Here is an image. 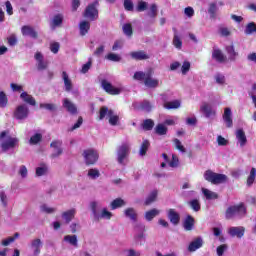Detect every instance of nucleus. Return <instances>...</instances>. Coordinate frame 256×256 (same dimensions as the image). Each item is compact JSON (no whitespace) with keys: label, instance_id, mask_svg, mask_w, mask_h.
<instances>
[{"label":"nucleus","instance_id":"nucleus-18","mask_svg":"<svg viewBox=\"0 0 256 256\" xmlns=\"http://www.w3.org/2000/svg\"><path fill=\"white\" fill-rule=\"evenodd\" d=\"M21 33L24 37H31L32 39H37V31L31 26H23L21 28Z\"/></svg>","mask_w":256,"mask_h":256},{"label":"nucleus","instance_id":"nucleus-41","mask_svg":"<svg viewBox=\"0 0 256 256\" xmlns=\"http://www.w3.org/2000/svg\"><path fill=\"white\" fill-rule=\"evenodd\" d=\"M61 23H63V15L58 14V15L54 16V18L51 21L52 29H55V27H59V25H61Z\"/></svg>","mask_w":256,"mask_h":256},{"label":"nucleus","instance_id":"nucleus-36","mask_svg":"<svg viewBox=\"0 0 256 256\" xmlns=\"http://www.w3.org/2000/svg\"><path fill=\"white\" fill-rule=\"evenodd\" d=\"M49 171V166L47 164H40L36 168V176L37 177H43V175H46Z\"/></svg>","mask_w":256,"mask_h":256},{"label":"nucleus","instance_id":"nucleus-49","mask_svg":"<svg viewBox=\"0 0 256 256\" xmlns=\"http://www.w3.org/2000/svg\"><path fill=\"white\" fill-rule=\"evenodd\" d=\"M244 33L246 35H252V33H256V25H255V23L251 22L248 25H246Z\"/></svg>","mask_w":256,"mask_h":256},{"label":"nucleus","instance_id":"nucleus-29","mask_svg":"<svg viewBox=\"0 0 256 256\" xmlns=\"http://www.w3.org/2000/svg\"><path fill=\"white\" fill-rule=\"evenodd\" d=\"M127 205V202L121 198H116L110 203V208L112 211H115V209H119L121 207H125Z\"/></svg>","mask_w":256,"mask_h":256},{"label":"nucleus","instance_id":"nucleus-60","mask_svg":"<svg viewBox=\"0 0 256 256\" xmlns=\"http://www.w3.org/2000/svg\"><path fill=\"white\" fill-rule=\"evenodd\" d=\"M217 143L220 147H225L229 145V140L225 139L223 136L219 135L217 136Z\"/></svg>","mask_w":256,"mask_h":256},{"label":"nucleus","instance_id":"nucleus-59","mask_svg":"<svg viewBox=\"0 0 256 256\" xmlns=\"http://www.w3.org/2000/svg\"><path fill=\"white\" fill-rule=\"evenodd\" d=\"M140 107H141L142 111H147V112H149V111H151V109H153V105H151V102H149L147 100L143 101L141 103Z\"/></svg>","mask_w":256,"mask_h":256},{"label":"nucleus","instance_id":"nucleus-38","mask_svg":"<svg viewBox=\"0 0 256 256\" xmlns=\"http://www.w3.org/2000/svg\"><path fill=\"white\" fill-rule=\"evenodd\" d=\"M20 98L24 100L25 103H28V105H35V98L33 96L29 95L27 92H23L20 95Z\"/></svg>","mask_w":256,"mask_h":256},{"label":"nucleus","instance_id":"nucleus-33","mask_svg":"<svg viewBox=\"0 0 256 256\" xmlns=\"http://www.w3.org/2000/svg\"><path fill=\"white\" fill-rule=\"evenodd\" d=\"M161 213V211H159L158 209H151L147 212H145V219L146 221H153V219H155V217H157V215H159Z\"/></svg>","mask_w":256,"mask_h":256},{"label":"nucleus","instance_id":"nucleus-9","mask_svg":"<svg viewBox=\"0 0 256 256\" xmlns=\"http://www.w3.org/2000/svg\"><path fill=\"white\" fill-rule=\"evenodd\" d=\"M83 157L87 165H95L99 161V152L95 149H87L84 150Z\"/></svg>","mask_w":256,"mask_h":256},{"label":"nucleus","instance_id":"nucleus-43","mask_svg":"<svg viewBox=\"0 0 256 256\" xmlns=\"http://www.w3.org/2000/svg\"><path fill=\"white\" fill-rule=\"evenodd\" d=\"M147 7H149V4L143 0H140L137 3L136 11L138 13H143V11H147Z\"/></svg>","mask_w":256,"mask_h":256},{"label":"nucleus","instance_id":"nucleus-55","mask_svg":"<svg viewBox=\"0 0 256 256\" xmlns=\"http://www.w3.org/2000/svg\"><path fill=\"white\" fill-rule=\"evenodd\" d=\"M189 205L193 211H200L201 210V204L199 203V200L194 199L189 202Z\"/></svg>","mask_w":256,"mask_h":256},{"label":"nucleus","instance_id":"nucleus-62","mask_svg":"<svg viewBox=\"0 0 256 256\" xmlns=\"http://www.w3.org/2000/svg\"><path fill=\"white\" fill-rule=\"evenodd\" d=\"M179 121V117L171 116L164 121V125H175Z\"/></svg>","mask_w":256,"mask_h":256},{"label":"nucleus","instance_id":"nucleus-20","mask_svg":"<svg viewBox=\"0 0 256 256\" xmlns=\"http://www.w3.org/2000/svg\"><path fill=\"white\" fill-rule=\"evenodd\" d=\"M124 216L126 217V219H130V221H133L134 223L137 222V210H135V208L133 207L126 208L124 210Z\"/></svg>","mask_w":256,"mask_h":256},{"label":"nucleus","instance_id":"nucleus-2","mask_svg":"<svg viewBox=\"0 0 256 256\" xmlns=\"http://www.w3.org/2000/svg\"><path fill=\"white\" fill-rule=\"evenodd\" d=\"M99 207H101V202L93 201L90 203V209L94 215V219H97L98 221L99 219H106L107 221L111 220L113 213L107 210V208H103L100 212H97Z\"/></svg>","mask_w":256,"mask_h":256},{"label":"nucleus","instance_id":"nucleus-35","mask_svg":"<svg viewBox=\"0 0 256 256\" xmlns=\"http://www.w3.org/2000/svg\"><path fill=\"white\" fill-rule=\"evenodd\" d=\"M64 241L69 243V245H72V247H79L77 235H66L64 236Z\"/></svg>","mask_w":256,"mask_h":256},{"label":"nucleus","instance_id":"nucleus-57","mask_svg":"<svg viewBox=\"0 0 256 256\" xmlns=\"http://www.w3.org/2000/svg\"><path fill=\"white\" fill-rule=\"evenodd\" d=\"M123 33L127 35V37H131L133 35V27L131 24L123 25Z\"/></svg>","mask_w":256,"mask_h":256},{"label":"nucleus","instance_id":"nucleus-45","mask_svg":"<svg viewBox=\"0 0 256 256\" xmlns=\"http://www.w3.org/2000/svg\"><path fill=\"white\" fill-rule=\"evenodd\" d=\"M157 11H158L157 4L155 3L151 4L148 11V17L155 19V17H157Z\"/></svg>","mask_w":256,"mask_h":256},{"label":"nucleus","instance_id":"nucleus-3","mask_svg":"<svg viewBox=\"0 0 256 256\" xmlns=\"http://www.w3.org/2000/svg\"><path fill=\"white\" fill-rule=\"evenodd\" d=\"M247 213L245 204L240 203L238 205L229 206L226 210V219H233V217H244Z\"/></svg>","mask_w":256,"mask_h":256},{"label":"nucleus","instance_id":"nucleus-5","mask_svg":"<svg viewBox=\"0 0 256 256\" xmlns=\"http://www.w3.org/2000/svg\"><path fill=\"white\" fill-rule=\"evenodd\" d=\"M131 151V144L129 142L122 143L117 148V161L119 165H126L127 158L129 157V153Z\"/></svg>","mask_w":256,"mask_h":256},{"label":"nucleus","instance_id":"nucleus-21","mask_svg":"<svg viewBox=\"0 0 256 256\" xmlns=\"http://www.w3.org/2000/svg\"><path fill=\"white\" fill-rule=\"evenodd\" d=\"M168 219L172 225H179V221H181V217L179 216V213L175 211L174 209L168 210Z\"/></svg>","mask_w":256,"mask_h":256},{"label":"nucleus","instance_id":"nucleus-56","mask_svg":"<svg viewBox=\"0 0 256 256\" xmlns=\"http://www.w3.org/2000/svg\"><path fill=\"white\" fill-rule=\"evenodd\" d=\"M149 149V141L144 140L141 147H140V155L141 157L147 154V150Z\"/></svg>","mask_w":256,"mask_h":256},{"label":"nucleus","instance_id":"nucleus-6","mask_svg":"<svg viewBox=\"0 0 256 256\" xmlns=\"http://www.w3.org/2000/svg\"><path fill=\"white\" fill-rule=\"evenodd\" d=\"M204 179H205V181H208L209 183H213L214 185H219V184L225 183V181H227V175L219 174V173H215L211 170H207L204 173Z\"/></svg>","mask_w":256,"mask_h":256},{"label":"nucleus","instance_id":"nucleus-17","mask_svg":"<svg viewBox=\"0 0 256 256\" xmlns=\"http://www.w3.org/2000/svg\"><path fill=\"white\" fill-rule=\"evenodd\" d=\"M233 112H231V108L227 107L224 109L223 120L226 127H233Z\"/></svg>","mask_w":256,"mask_h":256},{"label":"nucleus","instance_id":"nucleus-1","mask_svg":"<svg viewBox=\"0 0 256 256\" xmlns=\"http://www.w3.org/2000/svg\"><path fill=\"white\" fill-rule=\"evenodd\" d=\"M154 74L155 71L153 70V68H149L145 72H136L134 74V79L136 81H143L145 87H148V89H156V87H159V79L153 78Z\"/></svg>","mask_w":256,"mask_h":256},{"label":"nucleus","instance_id":"nucleus-63","mask_svg":"<svg viewBox=\"0 0 256 256\" xmlns=\"http://www.w3.org/2000/svg\"><path fill=\"white\" fill-rule=\"evenodd\" d=\"M214 79L218 85H225V75L216 74Z\"/></svg>","mask_w":256,"mask_h":256},{"label":"nucleus","instance_id":"nucleus-31","mask_svg":"<svg viewBox=\"0 0 256 256\" xmlns=\"http://www.w3.org/2000/svg\"><path fill=\"white\" fill-rule=\"evenodd\" d=\"M202 193L208 201L219 198V195L216 192H213L207 188H202Z\"/></svg>","mask_w":256,"mask_h":256},{"label":"nucleus","instance_id":"nucleus-14","mask_svg":"<svg viewBox=\"0 0 256 256\" xmlns=\"http://www.w3.org/2000/svg\"><path fill=\"white\" fill-rule=\"evenodd\" d=\"M34 59L37 62V68L39 71H44V69H47V61H45V58L43 57V54L41 52H36Z\"/></svg>","mask_w":256,"mask_h":256},{"label":"nucleus","instance_id":"nucleus-28","mask_svg":"<svg viewBox=\"0 0 256 256\" xmlns=\"http://www.w3.org/2000/svg\"><path fill=\"white\" fill-rule=\"evenodd\" d=\"M62 79L64 82L65 91H71V89H73V82L71 81V78H69V74H67V72H62Z\"/></svg>","mask_w":256,"mask_h":256},{"label":"nucleus","instance_id":"nucleus-7","mask_svg":"<svg viewBox=\"0 0 256 256\" xmlns=\"http://www.w3.org/2000/svg\"><path fill=\"white\" fill-rule=\"evenodd\" d=\"M101 87L108 93L109 95H121L123 91H125V88L123 85H118L117 87L113 86L109 81L102 80L101 81Z\"/></svg>","mask_w":256,"mask_h":256},{"label":"nucleus","instance_id":"nucleus-30","mask_svg":"<svg viewBox=\"0 0 256 256\" xmlns=\"http://www.w3.org/2000/svg\"><path fill=\"white\" fill-rule=\"evenodd\" d=\"M130 57H132V59H135L136 61H143L145 59H149V56L145 54L144 51L131 52Z\"/></svg>","mask_w":256,"mask_h":256},{"label":"nucleus","instance_id":"nucleus-32","mask_svg":"<svg viewBox=\"0 0 256 256\" xmlns=\"http://www.w3.org/2000/svg\"><path fill=\"white\" fill-rule=\"evenodd\" d=\"M17 239H19V233L16 232L14 236H10L8 238L3 239L1 241V245L2 247H9V245H11V243H15Z\"/></svg>","mask_w":256,"mask_h":256},{"label":"nucleus","instance_id":"nucleus-13","mask_svg":"<svg viewBox=\"0 0 256 256\" xmlns=\"http://www.w3.org/2000/svg\"><path fill=\"white\" fill-rule=\"evenodd\" d=\"M200 110L202 113H204L207 119H210V117H215V110L213 109V106L207 102L200 106Z\"/></svg>","mask_w":256,"mask_h":256},{"label":"nucleus","instance_id":"nucleus-58","mask_svg":"<svg viewBox=\"0 0 256 256\" xmlns=\"http://www.w3.org/2000/svg\"><path fill=\"white\" fill-rule=\"evenodd\" d=\"M8 99L5 92H0V107L5 108L7 107Z\"/></svg>","mask_w":256,"mask_h":256},{"label":"nucleus","instance_id":"nucleus-52","mask_svg":"<svg viewBox=\"0 0 256 256\" xmlns=\"http://www.w3.org/2000/svg\"><path fill=\"white\" fill-rule=\"evenodd\" d=\"M155 123L151 119H147L143 122L142 127L145 129V131H151L153 129Z\"/></svg>","mask_w":256,"mask_h":256},{"label":"nucleus","instance_id":"nucleus-10","mask_svg":"<svg viewBox=\"0 0 256 256\" xmlns=\"http://www.w3.org/2000/svg\"><path fill=\"white\" fill-rule=\"evenodd\" d=\"M97 5H99V3L94 2L86 7L84 11V17L89 19V21H95L98 19L99 11L97 10Z\"/></svg>","mask_w":256,"mask_h":256},{"label":"nucleus","instance_id":"nucleus-44","mask_svg":"<svg viewBox=\"0 0 256 256\" xmlns=\"http://www.w3.org/2000/svg\"><path fill=\"white\" fill-rule=\"evenodd\" d=\"M255 178H256V169L255 168H251L250 170V174L247 178V185L248 187H251V185H253V183H255Z\"/></svg>","mask_w":256,"mask_h":256},{"label":"nucleus","instance_id":"nucleus-53","mask_svg":"<svg viewBox=\"0 0 256 256\" xmlns=\"http://www.w3.org/2000/svg\"><path fill=\"white\" fill-rule=\"evenodd\" d=\"M173 45L176 47V49H181V47H183V42L177 33L174 34Z\"/></svg>","mask_w":256,"mask_h":256},{"label":"nucleus","instance_id":"nucleus-19","mask_svg":"<svg viewBox=\"0 0 256 256\" xmlns=\"http://www.w3.org/2000/svg\"><path fill=\"white\" fill-rule=\"evenodd\" d=\"M201 247H203V238H195L188 246V251H190V253H193L195 251H197V249H201Z\"/></svg>","mask_w":256,"mask_h":256},{"label":"nucleus","instance_id":"nucleus-61","mask_svg":"<svg viewBox=\"0 0 256 256\" xmlns=\"http://www.w3.org/2000/svg\"><path fill=\"white\" fill-rule=\"evenodd\" d=\"M174 145L175 148L178 149V151H180V153H185V146H183L179 139H174Z\"/></svg>","mask_w":256,"mask_h":256},{"label":"nucleus","instance_id":"nucleus-39","mask_svg":"<svg viewBox=\"0 0 256 256\" xmlns=\"http://www.w3.org/2000/svg\"><path fill=\"white\" fill-rule=\"evenodd\" d=\"M226 51L229 55L230 61H235V59H237V56L239 54L237 52H235V47L233 45L227 46Z\"/></svg>","mask_w":256,"mask_h":256},{"label":"nucleus","instance_id":"nucleus-22","mask_svg":"<svg viewBox=\"0 0 256 256\" xmlns=\"http://www.w3.org/2000/svg\"><path fill=\"white\" fill-rule=\"evenodd\" d=\"M212 59L217 61V63H225L227 58L219 48H214L212 52Z\"/></svg>","mask_w":256,"mask_h":256},{"label":"nucleus","instance_id":"nucleus-34","mask_svg":"<svg viewBox=\"0 0 256 256\" xmlns=\"http://www.w3.org/2000/svg\"><path fill=\"white\" fill-rule=\"evenodd\" d=\"M163 107L164 109H179V107H181V101L173 100L170 102H164Z\"/></svg>","mask_w":256,"mask_h":256},{"label":"nucleus","instance_id":"nucleus-23","mask_svg":"<svg viewBox=\"0 0 256 256\" xmlns=\"http://www.w3.org/2000/svg\"><path fill=\"white\" fill-rule=\"evenodd\" d=\"M78 27H79L80 35L84 37V35L89 33V29H91V23L89 21L82 20L80 21Z\"/></svg>","mask_w":256,"mask_h":256},{"label":"nucleus","instance_id":"nucleus-11","mask_svg":"<svg viewBox=\"0 0 256 256\" xmlns=\"http://www.w3.org/2000/svg\"><path fill=\"white\" fill-rule=\"evenodd\" d=\"M30 254L29 256H39L41 255V249H43V241L36 238L33 239L29 244Z\"/></svg>","mask_w":256,"mask_h":256},{"label":"nucleus","instance_id":"nucleus-24","mask_svg":"<svg viewBox=\"0 0 256 256\" xmlns=\"http://www.w3.org/2000/svg\"><path fill=\"white\" fill-rule=\"evenodd\" d=\"M162 157L166 163H168L169 167L176 168L179 167V158L175 156V154H172L171 160H169V157L167 154H162Z\"/></svg>","mask_w":256,"mask_h":256},{"label":"nucleus","instance_id":"nucleus-26","mask_svg":"<svg viewBox=\"0 0 256 256\" xmlns=\"http://www.w3.org/2000/svg\"><path fill=\"white\" fill-rule=\"evenodd\" d=\"M63 107L67 110L68 113H71L72 115H75L77 113V106L73 104L69 99L65 98L63 101Z\"/></svg>","mask_w":256,"mask_h":256},{"label":"nucleus","instance_id":"nucleus-46","mask_svg":"<svg viewBox=\"0 0 256 256\" xmlns=\"http://www.w3.org/2000/svg\"><path fill=\"white\" fill-rule=\"evenodd\" d=\"M157 135H167V126L165 124H158L155 128Z\"/></svg>","mask_w":256,"mask_h":256},{"label":"nucleus","instance_id":"nucleus-54","mask_svg":"<svg viewBox=\"0 0 256 256\" xmlns=\"http://www.w3.org/2000/svg\"><path fill=\"white\" fill-rule=\"evenodd\" d=\"M191 69V63L189 61H184L181 66V73L182 75H187Z\"/></svg>","mask_w":256,"mask_h":256},{"label":"nucleus","instance_id":"nucleus-27","mask_svg":"<svg viewBox=\"0 0 256 256\" xmlns=\"http://www.w3.org/2000/svg\"><path fill=\"white\" fill-rule=\"evenodd\" d=\"M51 147L53 149L52 157H59V155L63 153V149L61 148V141L52 142Z\"/></svg>","mask_w":256,"mask_h":256},{"label":"nucleus","instance_id":"nucleus-51","mask_svg":"<svg viewBox=\"0 0 256 256\" xmlns=\"http://www.w3.org/2000/svg\"><path fill=\"white\" fill-rule=\"evenodd\" d=\"M155 199H157V190H153L148 197L146 198L145 204L146 205H151V203H153V201H155Z\"/></svg>","mask_w":256,"mask_h":256},{"label":"nucleus","instance_id":"nucleus-12","mask_svg":"<svg viewBox=\"0 0 256 256\" xmlns=\"http://www.w3.org/2000/svg\"><path fill=\"white\" fill-rule=\"evenodd\" d=\"M14 117L19 121L27 119L29 117V107L25 104L19 105L14 112Z\"/></svg>","mask_w":256,"mask_h":256},{"label":"nucleus","instance_id":"nucleus-50","mask_svg":"<svg viewBox=\"0 0 256 256\" xmlns=\"http://www.w3.org/2000/svg\"><path fill=\"white\" fill-rule=\"evenodd\" d=\"M18 175H20V177L22 179H27V175H29V171L27 170V166L21 165L18 169Z\"/></svg>","mask_w":256,"mask_h":256},{"label":"nucleus","instance_id":"nucleus-37","mask_svg":"<svg viewBox=\"0 0 256 256\" xmlns=\"http://www.w3.org/2000/svg\"><path fill=\"white\" fill-rule=\"evenodd\" d=\"M40 211L42 213H47L48 215H53V213H56L57 212V208L56 207H51L47 204H42L40 206Z\"/></svg>","mask_w":256,"mask_h":256},{"label":"nucleus","instance_id":"nucleus-4","mask_svg":"<svg viewBox=\"0 0 256 256\" xmlns=\"http://www.w3.org/2000/svg\"><path fill=\"white\" fill-rule=\"evenodd\" d=\"M6 132L0 134L1 148L4 152L9 151V149H15L19 143V139L11 136H6Z\"/></svg>","mask_w":256,"mask_h":256},{"label":"nucleus","instance_id":"nucleus-16","mask_svg":"<svg viewBox=\"0 0 256 256\" xmlns=\"http://www.w3.org/2000/svg\"><path fill=\"white\" fill-rule=\"evenodd\" d=\"M75 215H77V209L71 208L62 213V219L63 221H65L66 224H69L70 221H73V219H75Z\"/></svg>","mask_w":256,"mask_h":256},{"label":"nucleus","instance_id":"nucleus-25","mask_svg":"<svg viewBox=\"0 0 256 256\" xmlns=\"http://www.w3.org/2000/svg\"><path fill=\"white\" fill-rule=\"evenodd\" d=\"M236 139L240 147H244L245 145H247V136L245 135L243 129H239L236 131Z\"/></svg>","mask_w":256,"mask_h":256},{"label":"nucleus","instance_id":"nucleus-47","mask_svg":"<svg viewBox=\"0 0 256 256\" xmlns=\"http://www.w3.org/2000/svg\"><path fill=\"white\" fill-rule=\"evenodd\" d=\"M106 59L108 61H113L114 63H119V61H121V55L115 53H108Z\"/></svg>","mask_w":256,"mask_h":256},{"label":"nucleus","instance_id":"nucleus-48","mask_svg":"<svg viewBox=\"0 0 256 256\" xmlns=\"http://www.w3.org/2000/svg\"><path fill=\"white\" fill-rule=\"evenodd\" d=\"M43 139V136L40 133H36L33 136H31L29 143L30 145H37L41 140Z\"/></svg>","mask_w":256,"mask_h":256},{"label":"nucleus","instance_id":"nucleus-64","mask_svg":"<svg viewBox=\"0 0 256 256\" xmlns=\"http://www.w3.org/2000/svg\"><path fill=\"white\" fill-rule=\"evenodd\" d=\"M227 249H228L227 244H222V245L218 246L216 249L217 255L223 256V253H225V251H227Z\"/></svg>","mask_w":256,"mask_h":256},{"label":"nucleus","instance_id":"nucleus-42","mask_svg":"<svg viewBox=\"0 0 256 256\" xmlns=\"http://www.w3.org/2000/svg\"><path fill=\"white\" fill-rule=\"evenodd\" d=\"M194 223H195V220L193 219V217L188 216L184 221L185 231H191L193 229Z\"/></svg>","mask_w":256,"mask_h":256},{"label":"nucleus","instance_id":"nucleus-15","mask_svg":"<svg viewBox=\"0 0 256 256\" xmlns=\"http://www.w3.org/2000/svg\"><path fill=\"white\" fill-rule=\"evenodd\" d=\"M228 233L231 235V237H237L238 239H241V237L245 235V228L243 226L230 227L228 229Z\"/></svg>","mask_w":256,"mask_h":256},{"label":"nucleus","instance_id":"nucleus-8","mask_svg":"<svg viewBox=\"0 0 256 256\" xmlns=\"http://www.w3.org/2000/svg\"><path fill=\"white\" fill-rule=\"evenodd\" d=\"M105 117H108L110 125H117L119 123V116L113 112V110H109L106 106H103L100 109V116L99 119H105Z\"/></svg>","mask_w":256,"mask_h":256},{"label":"nucleus","instance_id":"nucleus-40","mask_svg":"<svg viewBox=\"0 0 256 256\" xmlns=\"http://www.w3.org/2000/svg\"><path fill=\"white\" fill-rule=\"evenodd\" d=\"M88 177L89 179L95 180V179H99V177H101V172H99V169L97 168H91L88 170Z\"/></svg>","mask_w":256,"mask_h":256}]
</instances>
